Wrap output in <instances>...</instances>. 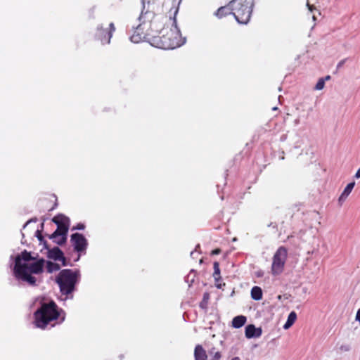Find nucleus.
Wrapping results in <instances>:
<instances>
[{
  "mask_svg": "<svg viewBox=\"0 0 360 360\" xmlns=\"http://www.w3.org/2000/svg\"><path fill=\"white\" fill-rule=\"evenodd\" d=\"M179 8L174 7V17L157 16L152 11L141 13L139 24L135 28L130 39L134 43L148 41L162 49H174L184 44L180 30L176 25V15Z\"/></svg>",
  "mask_w": 360,
  "mask_h": 360,
  "instance_id": "nucleus-1",
  "label": "nucleus"
},
{
  "mask_svg": "<svg viewBox=\"0 0 360 360\" xmlns=\"http://www.w3.org/2000/svg\"><path fill=\"white\" fill-rule=\"evenodd\" d=\"M34 318L36 327L44 329L52 321L60 319L58 323H63L65 319V312L59 309L54 301H43L34 311Z\"/></svg>",
  "mask_w": 360,
  "mask_h": 360,
  "instance_id": "nucleus-2",
  "label": "nucleus"
},
{
  "mask_svg": "<svg viewBox=\"0 0 360 360\" xmlns=\"http://www.w3.org/2000/svg\"><path fill=\"white\" fill-rule=\"evenodd\" d=\"M80 278V271H59L56 276L55 281L61 292L60 300L62 301L73 299L72 292L75 290Z\"/></svg>",
  "mask_w": 360,
  "mask_h": 360,
  "instance_id": "nucleus-3",
  "label": "nucleus"
},
{
  "mask_svg": "<svg viewBox=\"0 0 360 360\" xmlns=\"http://www.w3.org/2000/svg\"><path fill=\"white\" fill-rule=\"evenodd\" d=\"M45 260L32 255L31 252L24 250L15 257L13 270H43Z\"/></svg>",
  "mask_w": 360,
  "mask_h": 360,
  "instance_id": "nucleus-4",
  "label": "nucleus"
},
{
  "mask_svg": "<svg viewBox=\"0 0 360 360\" xmlns=\"http://www.w3.org/2000/svg\"><path fill=\"white\" fill-rule=\"evenodd\" d=\"M231 6L236 20L241 24L248 23L252 12L254 0H233Z\"/></svg>",
  "mask_w": 360,
  "mask_h": 360,
  "instance_id": "nucleus-5",
  "label": "nucleus"
},
{
  "mask_svg": "<svg viewBox=\"0 0 360 360\" xmlns=\"http://www.w3.org/2000/svg\"><path fill=\"white\" fill-rule=\"evenodd\" d=\"M42 271H12V277L9 278L12 285H37L39 279L35 275H39Z\"/></svg>",
  "mask_w": 360,
  "mask_h": 360,
  "instance_id": "nucleus-6",
  "label": "nucleus"
},
{
  "mask_svg": "<svg viewBox=\"0 0 360 360\" xmlns=\"http://www.w3.org/2000/svg\"><path fill=\"white\" fill-rule=\"evenodd\" d=\"M115 31V27L113 22L109 24L108 29H104L102 25H99L96 28L95 39L99 41L103 45L108 44L110 42V39Z\"/></svg>",
  "mask_w": 360,
  "mask_h": 360,
  "instance_id": "nucleus-7",
  "label": "nucleus"
},
{
  "mask_svg": "<svg viewBox=\"0 0 360 360\" xmlns=\"http://www.w3.org/2000/svg\"><path fill=\"white\" fill-rule=\"evenodd\" d=\"M288 256V251L285 247H280L273 257L272 270H280L284 267Z\"/></svg>",
  "mask_w": 360,
  "mask_h": 360,
  "instance_id": "nucleus-8",
  "label": "nucleus"
},
{
  "mask_svg": "<svg viewBox=\"0 0 360 360\" xmlns=\"http://www.w3.org/2000/svg\"><path fill=\"white\" fill-rule=\"evenodd\" d=\"M71 243L74 249L78 252H82L86 250L87 246V240L85 237L79 233H73L71 236Z\"/></svg>",
  "mask_w": 360,
  "mask_h": 360,
  "instance_id": "nucleus-9",
  "label": "nucleus"
},
{
  "mask_svg": "<svg viewBox=\"0 0 360 360\" xmlns=\"http://www.w3.org/2000/svg\"><path fill=\"white\" fill-rule=\"evenodd\" d=\"M68 231V227H65L63 226H57L56 230L49 236L50 238L56 239L58 237L60 236V239L59 240H56V242L61 245L66 241V236Z\"/></svg>",
  "mask_w": 360,
  "mask_h": 360,
  "instance_id": "nucleus-10",
  "label": "nucleus"
},
{
  "mask_svg": "<svg viewBox=\"0 0 360 360\" xmlns=\"http://www.w3.org/2000/svg\"><path fill=\"white\" fill-rule=\"evenodd\" d=\"M48 257L55 261L61 262L63 266L66 264L63 252L60 250L59 248L56 247L49 250Z\"/></svg>",
  "mask_w": 360,
  "mask_h": 360,
  "instance_id": "nucleus-11",
  "label": "nucleus"
},
{
  "mask_svg": "<svg viewBox=\"0 0 360 360\" xmlns=\"http://www.w3.org/2000/svg\"><path fill=\"white\" fill-rule=\"evenodd\" d=\"M262 330L261 328H257L253 324H249L245 327V335L247 338H256L262 335Z\"/></svg>",
  "mask_w": 360,
  "mask_h": 360,
  "instance_id": "nucleus-12",
  "label": "nucleus"
},
{
  "mask_svg": "<svg viewBox=\"0 0 360 360\" xmlns=\"http://www.w3.org/2000/svg\"><path fill=\"white\" fill-rule=\"evenodd\" d=\"M231 14H233L231 1L229 4L218 8L215 13V15L219 18H222Z\"/></svg>",
  "mask_w": 360,
  "mask_h": 360,
  "instance_id": "nucleus-13",
  "label": "nucleus"
},
{
  "mask_svg": "<svg viewBox=\"0 0 360 360\" xmlns=\"http://www.w3.org/2000/svg\"><path fill=\"white\" fill-rule=\"evenodd\" d=\"M52 221L57 225V226H63L65 227H68V229L69 228L70 219L63 214H58L53 218Z\"/></svg>",
  "mask_w": 360,
  "mask_h": 360,
  "instance_id": "nucleus-14",
  "label": "nucleus"
},
{
  "mask_svg": "<svg viewBox=\"0 0 360 360\" xmlns=\"http://www.w3.org/2000/svg\"><path fill=\"white\" fill-rule=\"evenodd\" d=\"M194 357L195 360H206L207 359V354L205 350L203 349V347L198 345L195 347L194 350Z\"/></svg>",
  "mask_w": 360,
  "mask_h": 360,
  "instance_id": "nucleus-15",
  "label": "nucleus"
},
{
  "mask_svg": "<svg viewBox=\"0 0 360 360\" xmlns=\"http://www.w3.org/2000/svg\"><path fill=\"white\" fill-rule=\"evenodd\" d=\"M246 321L247 318L245 316H236L232 320V326L234 328H240L245 325Z\"/></svg>",
  "mask_w": 360,
  "mask_h": 360,
  "instance_id": "nucleus-16",
  "label": "nucleus"
},
{
  "mask_svg": "<svg viewBox=\"0 0 360 360\" xmlns=\"http://www.w3.org/2000/svg\"><path fill=\"white\" fill-rule=\"evenodd\" d=\"M296 319H297V314L294 311H291L288 314L287 321L285 323V324L283 325V328L285 330L290 328L294 324Z\"/></svg>",
  "mask_w": 360,
  "mask_h": 360,
  "instance_id": "nucleus-17",
  "label": "nucleus"
},
{
  "mask_svg": "<svg viewBox=\"0 0 360 360\" xmlns=\"http://www.w3.org/2000/svg\"><path fill=\"white\" fill-rule=\"evenodd\" d=\"M251 297L256 301L262 298V290L258 286H254L251 290Z\"/></svg>",
  "mask_w": 360,
  "mask_h": 360,
  "instance_id": "nucleus-18",
  "label": "nucleus"
},
{
  "mask_svg": "<svg viewBox=\"0 0 360 360\" xmlns=\"http://www.w3.org/2000/svg\"><path fill=\"white\" fill-rule=\"evenodd\" d=\"M221 271H214L213 277L215 280V285L217 288L221 289L223 286L225 285L224 283H221Z\"/></svg>",
  "mask_w": 360,
  "mask_h": 360,
  "instance_id": "nucleus-19",
  "label": "nucleus"
},
{
  "mask_svg": "<svg viewBox=\"0 0 360 360\" xmlns=\"http://www.w3.org/2000/svg\"><path fill=\"white\" fill-rule=\"evenodd\" d=\"M210 299V295L207 292L204 293L202 300L200 303V307L202 309H206L207 307V302Z\"/></svg>",
  "mask_w": 360,
  "mask_h": 360,
  "instance_id": "nucleus-20",
  "label": "nucleus"
},
{
  "mask_svg": "<svg viewBox=\"0 0 360 360\" xmlns=\"http://www.w3.org/2000/svg\"><path fill=\"white\" fill-rule=\"evenodd\" d=\"M354 185H355L354 181L348 184L342 192L344 195L348 196L351 193L352 189L354 188Z\"/></svg>",
  "mask_w": 360,
  "mask_h": 360,
  "instance_id": "nucleus-21",
  "label": "nucleus"
},
{
  "mask_svg": "<svg viewBox=\"0 0 360 360\" xmlns=\"http://www.w3.org/2000/svg\"><path fill=\"white\" fill-rule=\"evenodd\" d=\"M196 271H190V273L185 277V281L188 283H193L195 277Z\"/></svg>",
  "mask_w": 360,
  "mask_h": 360,
  "instance_id": "nucleus-22",
  "label": "nucleus"
},
{
  "mask_svg": "<svg viewBox=\"0 0 360 360\" xmlns=\"http://www.w3.org/2000/svg\"><path fill=\"white\" fill-rule=\"evenodd\" d=\"M47 270H60V266L52 262H47Z\"/></svg>",
  "mask_w": 360,
  "mask_h": 360,
  "instance_id": "nucleus-23",
  "label": "nucleus"
},
{
  "mask_svg": "<svg viewBox=\"0 0 360 360\" xmlns=\"http://www.w3.org/2000/svg\"><path fill=\"white\" fill-rule=\"evenodd\" d=\"M325 86V79L323 78H320L316 83L314 89L315 90H322Z\"/></svg>",
  "mask_w": 360,
  "mask_h": 360,
  "instance_id": "nucleus-24",
  "label": "nucleus"
},
{
  "mask_svg": "<svg viewBox=\"0 0 360 360\" xmlns=\"http://www.w3.org/2000/svg\"><path fill=\"white\" fill-rule=\"evenodd\" d=\"M270 271H255V277L257 278H261L263 277H268L269 276Z\"/></svg>",
  "mask_w": 360,
  "mask_h": 360,
  "instance_id": "nucleus-25",
  "label": "nucleus"
},
{
  "mask_svg": "<svg viewBox=\"0 0 360 360\" xmlns=\"http://www.w3.org/2000/svg\"><path fill=\"white\" fill-rule=\"evenodd\" d=\"M347 197H348L347 195H344V194L342 193V194L340 195V196L339 197V199H338V202L340 205L342 204L343 202L345 201V200L347 199Z\"/></svg>",
  "mask_w": 360,
  "mask_h": 360,
  "instance_id": "nucleus-26",
  "label": "nucleus"
},
{
  "mask_svg": "<svg viewBox=\"0 0 360 360\" xmlns=\"http://www.w3.org/2000/svg\"><path fill=\"white\" fill-rule=\"evenodd\" d=\"M221 356V353L219 352H214V356L211 360H219Z\"/></svg>",
  "mask_w": 360,
  "mask_h": 360,
  "instance_id": "nucleus-27",
  "label": "nucleus"
},
{
  "mask_svg": "<svg viewBox=\"0 0 360 360\" xmlns=\"http://www.w3.org/2000/svg\"><path fill=\"white\" fill-rule=\"evenodd\" d=\"M35 236L37 237V238L39 239V240L40 242H42V240H43V236H42V234H41V231L37 230V231H36Z\"/></svg>",
  "mask_w": 360,
  "mask_h": 360,
  "instance_id": "nucleus-28",
  "label": "nucleus"
},
{
  "mask_svg": "<svg viewBox=\"0 0 360 360\" xmlns=\"http://www.w3.org/2000/svg\"><path fill=\"white\" fill-rule=\"evenodd\" d=\"M221 252V250L220 248H216L211 252V255H219Z\"/></svg>",
  "mask_w": 360,
  "mask_h": 360,
  "instance_id": "nucleus-29",
  "label": "nucleus"
},
{
  "mask_svg": "<svg viewBox=\"0 0 360 360\" xmlns=\"http://www.w3.org/2000/svg\"><path fill=\"white\" fill-rule=\"evenodd\" d=\"M84 228H85L84 224H78L73 229L82 230Z\"/></svg>",
  "mask_w": 360,
  "mask_h": 360,
  "instance_id": "nucleus-30",
  "label": "nucleus"
},
{
  "mask_svg": "<svg viewBox=\"0 0 360 360\" xmlns=\"http://www.w3.org/2000/svg\"><path fill=\"white\" fill-rule=\"evenodd\" d=\"M213 269L214 270H219V264L217 261L213 262Z\"/></svg>",
  "mask_w": 360,
  "mask_h": 360,
  "instance_id": "nucleus-31",
  "label": "nucleus"
},
{
  "mask_svg": "<svg viewBox=\"0 0 360 360\" xmlns=\"http://www.w3.org/2000/svg\"><path fill=\"white\" fill-rule=\"evenodd\" d=\"M307 6L310 11H313L314 9H316L315 6L314 5H311L309 1H307Z\"/></svg>",
  "mask_w": 360,
  "mask_h": 360,
  "instance_id": "nucleus-32",
  "label": "nucleus"
},
{
  "mask_svg": "<svg viewBox=\"0 0 360 360\" xmlns=\"http://www.w3.org/2000/svg\"><path fill=\"white\" fill-rule=\"evenodd\" d=\"M345 62V59L340 60L337 65V68H340V67H342L344 65Z\"/></svg>",
  "mask_w": 360,
  "mask_h": 360,
  "instance_id": "nucleus-33",
  "label": "nucleus"
},
{
  "mask_svg": "<svg viewBox=\"0 0 360 360\" xmlns=\"http://www.w3.org/2000/svg\"><path fill=\"white\" fill-rule=\"evenodd\" d=\"M355 177H356V179L360 178V168H359V169L357 170V172H356Z\"/></svg>",
  "mask_w": 360,
  "mask_h": 360,
  "instance_id": "nucleus-34",
  "label": "nucleus"
},
{
  "mask_svg": "<svg viewBox=\"0 0 360 360\" xmlns=\"http://www.w3.org/2000/svg\"><path fill=\"white\" fill-rule=\"evenodd\" d=\"M322 78H323V79H325V82H326L327 80L330 79V75H327L326 77H322Z\"/></svg>",
  "mask_w": 360,
  "mask_h": 360,
  "instance_id": "nucleus-35",
  "label": "nucleus"
},
{
  "mask_svg": "<svg viewBox=\"0 0 360 360\" xmlns=\"http://www.w3.org/2000/svg\"><path fill=\"white\" fill-rule=\"evenodd\" d=\"M195 254H197L196 251L191 252V256L192 257H194V255H195Z\"/></svg>",
  "mask_w": 360,
  "mask_h": 360,
  "instance_id": "nucleus-36",
  "label": "nucleus"
},
{
  "mask_svg": "<svg viewBox=\"0 0 360 360\" xmlns=\"http://www.w3.org/2000/svg\"><path fill=\"white\" fill-rule=\"evenodd\" d=\"M271 272H272V274H273L274 276H276V275H278V271H271Z\"/></svg>",
  "mask_w": 360,
  "mask_h": 360,
  "instance_id": "nucleus-37",
  "label": "nucleus"
},
{
  "mask_svg": "<svg viewBox=\"0 0 360 360\" xmlns=\"http://www.w3.org/2000/svg\"><path fill=\"white\" fill-rule=\"evenodd\" d=\"M231 360H240V359L239 357L236 356V357H233V359H231Z\"/></svg>",
  "mask_w": 360,
  "mask_h": 360,
  "instance_id": "nucleus-38",
  "label": "nucleus"
},
{
  "mask_svg": "<svg viewBox=\"0 0 360 360\" xmlns=\"http://www.w3.org/2000/svg\"><path fill=\"white\" fill-rule=\"evenodd\" d=\"M203 262H204L203 259H202V258H201V259H200V263H202Z\"/></svg>",
  "mask_w": 360,
  "mask_h": 360,
  "instance_id": "nucleus-39",
  "label": "nucleus"
}]
</instances>
